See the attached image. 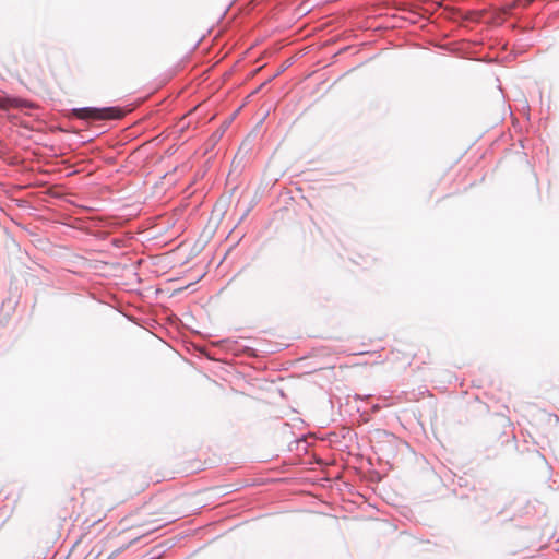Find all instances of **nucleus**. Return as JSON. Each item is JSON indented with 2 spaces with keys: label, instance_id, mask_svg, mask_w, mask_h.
<instances>
[{
  "label": "nucleus",
  "instance_id": "obj_1",
  "mask_svg": "<svg viewBox=\"0 0 559 559\" xmlns=\"http://www.w3.org/2000/svg\"><path fill=\"white\" fill-rule=\"evenodd\" d=\"M72 115L82 120H108V119H121L124 112L117 107L108 108H76L72 110Z\"/></svg>",
  "mask_w": 559,
  "mask_h": 559
},
{
  "label": "nucleus",
  "instance_id": "obj_2",
  "mask_svg": "<svg viewBox=\"0 0 559 559\" xmlns=\"http://www.w3.org/2000/svg\"><path fill=\"white\" fill-rule=\"evenodd\" d=\"M22 79L27 85L34 87L43 86L45 84L44 70L35 62H29L27 67L23 69Z\"/></svg>",
  "mask_w": 559,
  "mask_h": 559
},
{
  "label": "nucleus",
  "instance_id": "obj_3",
  "mask_svg": "<svg viewBox=\"0 0 559 559\" xmlns=\"http://www.w3.org/2000/svg\"><path fill=\"white\" fill-rule=\"evenodd\" d=\"M29 104L26 100L20 98L0 97V109L9 110L10 108H22L28 107Z\"/></svg>",
  "mask_w": 559,
  "mask_h": 559
},
{
  "label": "nucleus",
  "instance_id": "obj_4",
  "mask_svg": "<svg viewBox=\"0 0 559 559\" xmlns=\"http://www.w3.org/2000/svg\"><path fill=\"white\" fill-rule=\"evenodd\" d=\"M69 504L70 506L64 507V512L62 514H60V518H62L64 520L79 516V514L76 512V502L74 501V499H71L69 501Z\"/></svg>",
  "mask_w": 559,
  "mask_h": 559
}]
</instances>
